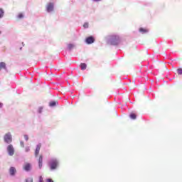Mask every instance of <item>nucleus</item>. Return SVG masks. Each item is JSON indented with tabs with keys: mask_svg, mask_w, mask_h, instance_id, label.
I'll list each match as a JSON object with an SVG mask.
<instances>
[{
	"mask_svg": "<svg viewBox=\"0 0 182 182\" xmlns=\"http://www.w3.org/2000/svg\"><path fill=\"white\" fill-rule=\"evenodd\" d=\"M105 42L107 45H110L111 46H118V45H120L122 39L119 35L111 34L105 37Z\"/></svg>",
	"mask_w": 182,
	"mask_h": 182,
	"instance_id": "f257e3e1",
	"label": "nucleus"
},
{
	"mask_svg": "<svg viewBox=\"0 0 182 182\" xmlns=\"http://www.w3.org/2000/svg\"><path fill=\"white\" fill-rule=\"evenodd\" d=\"M60 166V160L57 157H52L48 161V167L50 171H56Z\"/></svg>",
	"mask_w": 182,
	"mask_h": 182,
	"instance_id": "f03ea898",
	"label": "nucleus"
},
{
	"mask_svg": "<svg viewBox=\"0 0 182 182\" xmlns=\"http://www.w3.org/2000/svg\"><path fill=\"white\" fill-rule=\"evenodd\" d=\"M3 140L5 144H11L12 143V134L11 132L6 133L4 135Z\"/></svg>",
	"mask_w": 182,
	"mask_h": 182,
	"instance_id": "7ed1b4c3",
	"label": "nucleus"
},
{
	"mask_svg": "<svg viewBox=\"0 0 182 182\" xmlns=\"http://www.w3.org/2000/svg\"><path fill=\"white\" fill-rule=\"evenodd\" d=\"M6 151L9 156H14L15 154V148L14 147V145L9 144L6 146Z\"/></svg>",
	"mask_w": 182,
	"mask_h": 182,
	"instance_id": "20e7f679",
	"label": "nucleus"
},
{
	"mask_svg": "<svg viewBox=\"0 0 182 182\" xmlns=\"http://www.w3.org/2000/svg\"><path fill=\"white\" fill-rule=\"evenodd\" d=\"M55 9V4L53 2L48 3L46 6V11L48 14H50V12H53Z\"/></svg>",
	"mask_w": 182,
	"mask_h": 182,
	"instance_id": "39448f33",
	"label": "nucleus"
},
{
	"mask_svg": "<svg viewBox=\"0 0 182 182\" xmlns=\"http://www.w3.org/2000/svg\"><path fill=\"white\" fill-rule=\"evenodd\" d=\"M95 37L93 36H90L85 38V42L87 45H92V43H95Z\"/></svg>",
	"mask_w": 182,
	"mask_h": 182,
	"instance_id": "423d86ee",
	"label": "nucleus"
},
{
	"mask_svg": "<svg viewBox=\"0 0 182 182\" xmlns=\"http://www.w3.org/2000/svg\"><path fill=\"white\" fill-rule=\"evenodd\" d=\"M24 171H26V173H29V171H31L32 170V164L31 163H26L23 167Z\"/></svg>",
	"mask_w": 182,
	"mask_h": 182,
	"instance_id": "0eeeda50",
	"label": "nucleus"
},
{
	"mask_svg": "<svg viewBox=\"0 0 182 182\" xmlns=\"http://www.w3.org/2000/svg\"><path fill=\"white\" fill-rule=\"evenodd\" d=\"M9 173L11 177H15V176H16V168H15V166H11Z\"/></svg>",
	"mask_w": 182,
	"mask_h": 182,
	"instance_id": "6e6552de",
	"label": "nucleus"
},
{
	"mask_svg": "<svg viewBox=\"0 0 182 182\" xmlns=\"http://www.w3.org/2000/svg\"><path fill=\"white\" fill-rule=\"evenodd\" d=\"M43 166V156L41 155L38 159V168L41 170Z\"/></svg>",
	"mask_w": 182,
	"mask_h": 182,
	"instance_id": "1a4fd4ad",
	"label": "nucleus"
},
{
	"mask_svg": "<svg viewBox=\"0 0 182 182\" xmlns=\"http://www.w3.org/2000/svg\"><path fill=\"white\" fill-rule=\"evenodd\" d=\"M139 31L140 33H141L142 35H146V33H149V29L144 28H143V27L139 28Z\"/></svg>",
	"mask_w": 182,
	"mask_h": 182,
	"instance_id": "9d476101",
	"label": "nucleus"
},
{
	"mask_svg": "<svg viewBox=\"0 0 182 182\" xmlns=\"http://www.w3.org/2000/svg\"><path fill=\"white\" fill-rule=\"evenodd\" d=\"M0 68L1 69H4L6 72H8V68H6V63L4 62L0 63Z\"/></svg>",
	"mask_w": 182,
	"mask_h": 182,
	"instance_id": "9b49d317",
	"label": "nucleus"
},
{
	"mask_svg": "<svg viewBox=\"0 0 182 182\" xmlns=\"http://www.w3.org/2000/svg\"><path fill=\"white\" fill-rule=\"evenodd\" d=\"M80 68L81 70H86V68H87V65L85 63H82L80 65Z\"/></svg>",
	"mask_w": 182,
	"mask_h": 182,
	"instance_id": "f8f14e48",
	"label": "nucleus"
},
{
	"mask_svg": "<svg viewBox=\"0 0 182 182\" xmlns=\"http://www.w3.org/2000/svg\"><path fill=\"white\" fill-rule=\"evenodd\" d=\"M57 105H59V103L56 101H51L49 103L50 107H55V106H57Z\"/></svg>",
	"mask_w": 182,
	"mask_h": 182,
	"instance_id": "ddd939ff",
	"label": "nucleus"
},
{
	"mask_svg": "<svg viewBox=\"0 0 182 182\" xmlns=\"http://www.w3.org/2000/svg\"><path fill=\"white\" fill-rule=\"evenodd\" d=\"M75 46H76V45H75L74 43H69L67 46V49L68 50H72V49H73V48H75Z\"/></svg>",
	"mask_w": 182,
	"mask_h": 182,
	"instance_id": "4468645a",
	"label": "nucleus"
},
{
	"mask_svg": "<svg viewBox=\"0 0 182 182\" xmlns=\"http://www.w3.org/2000/svg\"><path fill=\"white\" fill-rule=\"evenodd\" d=\"M129 117L132 120H136V119H137V115H136V114L132 112V113L129 114Z\"/></svg>",
	"mask_w": 182,
	"mask_h": 182,
	"instance_id": "2eb2a0df",
	"label": "nucleus"
},
{
	"mask_svg": "<svg viewBox=\"0 0 182 182\" xmlns=\"http://www.w3.org/2000/svg\"><path fill=\"white\" fill-rule=\"evenodd\" d=\"M4 15H5V11H4V9L0 8V19H2Z\"/></svg>",
	"mask_w": 182,
	"mask_h": 182,
	"instance_id": "dca6fc26",
	"label": "nucleus"
},
{
	"mask_svg": "<svg viewBox=\"0 0 182 182\" xmlns=\"http://www.w3.org/2000/svg\"><path fill=\"white\" fill-rule=\"evenodd\" d=\"M83 28H84V29H87V28H89V23L88 22H85L83 24Z\"/></svg>",
	"mask_w": 182,
	"mask_h": 182,
	"instance_id": "f3484780",
	"label": "nucleus"
},
{
	"mask_svg": "<svg viewBox=\"0 0 182 182\" xmlns=\"http://www.w3.org/2000/svg\"><path fill=\"white\" fill-rule=\"evenodd\" d=\"M41 147H42V144H37L36 150H38L39 151H41Z\"/></svg>",
	"mask_w": 182,
	"mask_h": 182,
	"instance_id": "a211bd4d",
	"label": "nucleus"
},
{
	"mask_svg": "<svg viewBox=\"0 0 182 182\" xmlns=\"http://www.w3.org/2000/svg\"><path fill=\"white\" fill-rule=\"evenodd\" d=\"M26 182H33V178L29 177L26 179Z\"/></svg>",
	"mask_w": 182,
	"mask_h": 182,
	"instance_id": "6ab92c4d",
	"label": "nucleus"
},
{
	"mask_svg": "<svg viewBox=\"0 0 182 182\" xmlns=\"http://www.w3.org/2000/svg\"><path fill=\"white\" fill-rule=\"evenodd\" d=\"M17 18H18V19H22V18H23V14L20 13V14L17 16Z\"/></svg>",
	"mask_w": 182,
	"mask_h": 182,
	"instance_id": "aec40b11",
	"label": "nucleus"
},
{
	"mask_svg": "<svg viewBox=\"0 0 182 182\" xmlns=\"http://www.w3.org/2000/svg\"><path fill=\"white\" fill-rule=\"evenodd\" d=\"M43 111V107H38V113H42V112Z\"/></svg>",
	"mask_w": 182,
	"mask_h": 182,
	"instance_id": "412c9836",
	"label": "nucleus"
},
{
	"mask_svg": "<svg viewBox=\"0 0 182 182\" xmlns=\"http://www.w3.org/2000/svg\"><path fill=\"white\" fill-rule=\"evenodd\" d=\"M177 73L178 75H182V68H178Z\"/></svg>",
	"mask_w": 182,
	"mask_h": 182,
	"instance_id": "4be33fe9",
	"label": "nucleus"
},
{
	"mask_svg": "<svg viewBox=\"0 0 182 182\" xmlns=\"http://www.w3.org/2000/svg\"><path fill=\"white\" fill-rule=\"evenodd\" d=\"M25 151L26 153H28V151H31V148H29V146H26L25 148Z\"/></svg>",
	"mask_w": 182,
	"mask_h": 182,
	"instance_id": "5701e85b",
	"label": "nucleus"
},
{
	"mask_svg": "<svg viewBox=\"0 0 182 182\" xmlns=\"http://www.w3.org/2000/svg\"><path fill=\"white\" fill-rule=\"evenodd\" d=\"M38 182H44L43 181V177L42 176H40L38 178Z\"/></svg>",
	"mask_w": 182,
	"mask_h": 182,
	"instance_id": "b1692460",
	"label": "nucleus"
},
{
	"mask_svg": "<svg viewBox=\"0 0 182 182\" xmlns=\"http://www.w3.org/2000/svg\"><path fill=\"white\" fill-rule=\"evenodd\" d=\"M24 139L26 140V141H28V140H29V136H28V134H24Z\"/></svg>",
	"mask_w": 182,
	"mask_h": 182,
	"instance_id": "393cba45",
	"label": "nucleus"
},
{
	"mask_svg": "<svg viewBox=\"0 0 182 182\" xmlns=\"http://www.w3.org/2000/svg\"><path fill=\"white\" fill-rule=\"evenodd\" d=\"M46 182H55V181H53L52 178H48L46 179Z\"/></svg>",
	"mask_w": 182,
	"mask_h": 182,
	"instance_id": "a878e982",
	"label": "nucleus"
},
{
	"mask_svg": "<svg viewBox=\"0 0 182 182\" xmlns=\"http://www.w3.org/2000/svg\"><path fill=\"white\" fill-rule=\"evenodd\" d=\"M35 156L36 157H38V156H39V151L37 149L35 150Z\"/></svg>",
	"mask_w": 182,
	"mask_h": 182,
	"instance_id": "bb28decb",
	"label": "nucleus"
},
{
	"mask_svg": "<svg viewBox=\"0 0 182 182\" xmlns=\"http://www.w3.org/2000/svg\"><path fill=\"white\" fill-rule=\"evenodd\" d=\"M20 145H21V147H25V144L23 143V141H20Z\"/></svg>",
	"mask_w": 182,
	"mask_h": 182,
	"instance_id": "cd10ccee",
	"label": "nucleus"
},
{
	"mask_svg": "<svg viewBox=\"0 0 182 182\" xmlns=\"http://www.w3.org/2000/svg\"><path fill=\"white\" fill-rule=\"evenodd\" d=\"M103 0H92V2H102Z\"/></svg>",
	"mask_w": 182,
	"mask_h": 182,
	"instance_id": "c85d7f7f",
	"label": "nucleus"
},
{
	"mask_svg": "<svg viewBox=\"0 0 182 182\" xmlns=\"http://www.w3.org/2000/svg\"><path fill=\"white\" fill-rule=\"evenodd\" d=\"M4 107V104L2 102H0V109H2Z\"/></svg>",
	"mask_w": 182,
	"mask_h": 182,
	"instance_id": "c756f323",
	"label": "nucleus"
},
{
	"mask_svg": "<svg viewBox=\"0 0 182 182\" xmlns=\"http://www.w3.org/2000/svg\"><path fill=\"white\" fill-rule=\"evenodd\" d=\"M1 68H0V70H1Z\"/></svg>",
	"mask_w": 182,
	"mask_h": 182,
	"instance_id": "7c9ffc66",
	"label": "nucleus"
},
{
	"mask_svg": "<svg viewBox=\"0 0 182 182\" xmlns=\"http://www.w3.org/2000/svg\"><path fill=\"white\" fill-rule=\"evenodd\" d=\"M0 33H1V31H0Z\"/></svg>",
	"mask_w": 182,
	"mask_h": 182,
	"instance_id": "2f4dec72",
	"label": "nucleus"
}]
</instances>
